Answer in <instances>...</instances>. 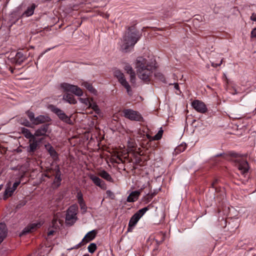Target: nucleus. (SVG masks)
Returning a JSON list of instances; mask_svg holds the SVG:
<instances>
[{
    "instance_id": "6ab92c4d",
    "label": "nucleus",
    "mask_w": 256,
    "mask_h": 256,
    "mask_svg": "<svg viewBox=\"0 0 256 256\" xmlns=\"http://www.w3.org/2000/svg\"><path fill=\"white\" fill-rule=\"evenodd\" d=\"M48 129V125H43L36 131L34 136H44L46 133Z\"/></svg>"
},
{
    "instance_id": "a19ab883",
    "label": "nucleus",
    "mask_w": 256,
    "mask_h": 256,
    "mask_svg": "<svg viewBox=\"0 0 256 256\" xmlns=\"http://www.w3.org/2000/svg\"><path fill=\"white\" fill-rule=\"evenodd\" d=\"M22 124L26 126H30V122L28 120H25L24 122H22Z\"/></svg>"
},
{
    "instance_id": "39448f33",
    "label": "nucleus",
    "mask_w": 256,
    "mask_h": 256,
    "mask_svg": "<svg viewBox=\"0 0 256 256\" xmlns=\"http://www.w3.org/2000/svg\"><path fill=\"white\" fill-rule=\"evenodd\" d=\"M148 210V207L144 208L138 210L132 216L128 223V232L132 230V228L136 226L139 220Z\"/></svg>"
},
{
    "instance_id": "0eeeda50",
    "label": "nucleus",
    "mask_w": 256,
    "mask_h": 256,
    "mask_svg": "<svg viewBox=\"0 0 256 256\" xmlns=\"http://www.w3.org/2000/svg\"><path fill=\"white\" fill-rule=\"evenodd\" d=\"M61 88L66 92H71L76 96H80L83 94L82 89L76 86L68 83H62L60 84Z\"/></svg>"
},
{
    "instance_id": "f257e3e1",
    "label": "nucleus",
    "mask_w": 256,
    "mask_h": 256,
    "mask_svg": "<svg viewBox=\"0 0 256 256\" xmlns=\"http://www.w3.org/2000/svg\"><path fill=\"white\" fill-rule=\"evenodd\" d=\"M136 68L140 78L146 82L150 80L154 68L146 58L138 57L136 60Z\"/></svg>"
},
{
    "instance_id": "3c124183",
    "label": "nucleus",
    "mask_w": 256,
    "mask_h": 256,
    "mask_svg": "<svg viewBox=\"0 0 256 256\" xmlns=\"http://www.w3.org/2000/svg\"><path fill=\"white\" fill-rule=\"evenodd\" d=\"M50 50V48L48 49L47 50H46V52Z\"/></svg>"
},
{
    "instance_id": "f3484780",
    "label": "nucleus",
    "mask_w": 256,
    "mask_h": 256,
    "mask_svg": "<svg viewBox=\"0 0 256 256\" xmlns=\"http://www.w3.org/2000/svg\"><path fill=\"white\" fill-rule=\"evenodd\" d=\"M8 230L4 223H0V244L2 242L4 239L6 237Z\"/></svg>"
},
{
    "instance_id": "6e6552de",
    "label": "nucleus",
    "mask_w": 256,
    "mask_h": 256,
    "mask_svg": "<svg viewBox=\"0 0 256 256\" xmlns=\"http://www.w3.org/2000/svg\"><path fill=\"white\" fill-rule=\"evenodd\" d=\"M123 114L125 118L135 121H143V118L138 112L131 109H126L123 110Z\"/></svg>"
},
{
    "instance_id": "e433bc0d",
    "label": "nucleus",
    "mask_w": 256,
    "mask_h": 256,
    "mask_svg": "<svg viewBox=\"0 0 256 256\" xmlns=\"http://www.w3.org/2000/svg\"><path fill=\"white\" fill-rule=\"evenodd\" d=\"M222 60H223V58H222L220 60V63L218 64H216V63H215L214 62H212V66L214 67V68H216L217 66H220L221 65V64H222Z\"/></svg>"
},
{
    "instance_id": "4468645a",
    "label": "nucleus",
    "mask_w": 256,
    "mask_h": 256,
    "mask_svg": "<svg viewBox=\"0 0 256 256\" xmlns=\"http://www.w3.org/2000/svg\"><path fill=\"white\" fill-rule=\"evenodd\" d=\"M27 59L26 55L24 54L22 52H18L15 56L11 58V62L16 65H20Z\"/></svg>"
},
{
    "instance_id": "f03ea898",
    "label": "nucleus",
    "mask_w": 256,
    "mask_h": 256,
    "mask_svg": "<svg viewBox=\"0 0 256 256\" xmlns=\"http://www.w3.org/2000/svg\"><path fill=\"white\" fill-rule=\"evenodd\" d=\"M138 32L133 30H128L124 34L121 40L120 50L126 52L134 47L140 38Z\"/></svg>"
},
{
    "instance_id": "79ce46f5",
    "label": "nucleus",
    "mask_w": 256,
    "mask_h": 256,
    "mask_svg": "<svg viewBox=\"0 0 256 256\" xmlns=\"http://www.w3.org/2000/svg\"><path fill=\"white\" fill-rule=\"evenodd\" d=\"M250 19L252 20L256 21V14H253L250 17Z\"/></svg>"
},
{
    "instance_id": "7ed1b4c3",
    "label": "nucleus",
    "mask_w": 256,
    "mask_h": 256,
    "mask_svg": "<svg viewBox=\"0 0 256 256\" xmlns=\"http://www.w3.org/2000/svg\"><path fill=\"white\" fill-rule=\"evenodd\" d=\"M232 160L235 163L241 174L244 175L248 172L249 166L248 163L244 158L241 156L237 154L232 155Z\"/></svg>"
},
{
    "instance_id": "4c0bfd02",
    "label": "nucleus",
    "mask_w": 256,
    "mask_h": 256,
    "mask_svg": "<svg viewBox=\"0 0 256 256\" xmlns=\"http://www.w3.org/2000/svg\"><path fill=\"white\" fill-rule=\"evenodd\" d=\"M26 204V201L22 200L19 202V204L16 206V208H20L22 206H23Z\"/></svg>"
},
{
    "instance_id": "58836bf2",
    "label": "nucleus",
    "mask_w": 256,
    "mask_h": 256,
    "mask_svg": "<svg viewBox=\"0 0 256 256\" xmlns=\"http://www.w3.org/2000/svg\"><path fill=\"white\" fill-rule=\"evenodd\" d=\"M251 36L252 38H256V28L252 30L251 32Z\"/></svg>"
},
{
    "instance_id": "f704fd0d",
    "label": "nucleus",
    "mask_w": 256,
    "mask_h": 256,
    "mask_svg": "<svg viewBox=\"0 0 256 256\" xmlns=\"http://www.w3.org/2000/svg\"><path fill=\"white\" fill-rule=\"evenodd\" d=\"M88 107L91 108L92 109H93L96 112H98L99 110L98 106L96 104H91L90 102V106H88Z\"/></svg>"
},
{
    "instance_id": "dca6fc26",
    "label": "nucleus",
    "mask_w": 256,
    "mask_h": 256,
    "mask_svg": "<svg viewBox=\"0 0 256 256\" xmlns=\"http://www.w3.org/2000/svg\"><path fill=\"white\" fill-rule=\"evenodd\" d=\"M50 118L48 116L40 115L35 118L32 124L36 125H38L42 123L48 122H50Z\"/></svg>"
},
{
    "instance_id": "5701e85b",
    "label": "nucleus",
    "mask_w": 256,
    "mask_h": 256,
    "mask_svg": "<svg viewBox=\"0 0 256 256\" xmlns=\"http://www.w3.org/2000/svg\"><path fill=\"white\" fill-rule=\"evenodd\" d=\"M125 70L130 75V82H134L136 76H135V72L133 70L132 66H125Z\"/></svg>"
},
{
    "instance_id": "412c9836",
    "label": "nucleus",
    "mask_w": 256,
    "mask_h": 256,
    "mask_svg": "<svg viewBox=\"0 0 256 256\" xmlns=\"http://www.w3.org/2000/svg\"><path fill=\"white\" fill-rule=\"evenodd\" d=\"M30 147L28 151L30 152H34L38 146V142L36 140L35 138L30 140Z\"/></svg>"
},
{
    "instance_id": "ea45409f",
    "label": "nucleus",
    "mask_w": 256,
    "mask_h": 256,
    "mask_svg": "<svg viewBox=\"0 0 256 256\" xmlns=\"http://www.w3.org/2000/svg\"><path fill=\"white\" fill-rule=\"evenodd\" d=\"M173 85L174 86V88L175 89L180 92V87L178 83H174L173 84Z\"/></svg>"
},
{
    "instance_id": "09e8293b",
    "label": "nucleus",
    "mask_w": 256,
    "mask_h": 256,
    "mask_svg": "<svg viewBox=\"0 0 256 256\" xmlns=\"http://www.w3.org/2000/svg\"><path fill=\"white\" fill-rule=\"evenodd\" d=\"M10 72H12V73H14V69H12V68H10Z\"/></svg>"
},
{
    "instance_id": "de8ad7c7",
    "label": "nucleus",
    "mask_w": 256,
    "mask_h": 256,
    "mask_svg": "<svg viewBox=\"0 0 256 256\" xmlns=\"http://www.w3.org/2000/svg\"><path fill=\"white\" fill-rule=\"evenodd\" d=\"M3 188V185L2 184H0V191L1 190L2 188Z\"/></svg>"
},
{
    "instance_id": "a18cd8bd",
    "label": "nucleus",
    "mask_w": 256,
    "mask_h": 256,
    "mask_svg": "<svg viewBox=\"0 0 256 256\" xmlns=\"http://www.w3.org/2000/svg\"><path fill=\"white\" fill-rule=\"evenodd\" d=\"M56 222V220H54L53 221H52V224H53V226H54V224Z\"/></svg>"
},
{
    "instance_id": "37998d69",
    "label": "nucleus",
    "mask_w": 256,
    "mask_h": 256,
    "mask_svg": "<svg viewBox=\"0 0 256 256\" xmlns=\"http://www.w3.org/2000/svg\"><path fill=\"white\" fill-rule=\"evenodd\" d=\"M55 232L54 230H51L50 231L48 232V235L49 236H51V235H52L54 234V233Z\"/></svg>"
},
{
    "instance_id": "a878e982",
    "label": "nucleus",
    "mask_w": 256,
    "mask_h": 256,
    "mask_svg": "<svg viewBox=\"0 0 256 256\" xmlns=\"http://www.w3.org/2000/svg\"><path fill=\"white\" fill-rule=\"evenodd\" d=\"M98 174L100 176L106 180L110 182H112V178L109 174L108 172H107L106 171H105V170L100 171L98 173Z\"/></svg>"
},
{
    "instance_id": "2f4dec72",
    "label": "nucleus",
    "mask_w": 256,
    "mask_h": 256,
    "mask_svg": "<svg viewBox=\"0 0 256 256\" xmlns=\"http://www.w3.org/2000/svg\"><path fill=\"white\" fill-rule=\"evenodd\" d=\"M27 115L28 116V118H29V119L30 120V122L32 123L34 120L35 119V117H34V112H29L28 111L27 112Z\"/></svg>"
},
{
    "instance_id": "c9c22d12",
    "label": "nucleus",
    "mask_w": 256,
    "mask_h": 256,
    "mask_svg": "<svg viewBox=\"0 0 256 256\" xmlns=\"http://www.w3.org/2000/svg\"><path fill=\"white\" fill-rule=\"evenodd\" d=\"M78 204H80V206L82 210H84V212H86V205L84 201H82V202H78Z\"/></svg>"
},
{
    "instance_id": "20e7f679",
    "label": "nucleus",
    "mask_w": 256,
    "mask_h": 256,
    "mask_svg": "<svg viewBox=\"0 0 256 256\" xmlns=\"http://www.w3.org/2000/svg\"><path fill=\"white\" fill-rule=\"evenodd\" d=\"M45 176L48 178H50L52 176H54L53 184L56 188L60 186L62 178L60 176L61 172L58 166H56L54 168L48 170Z\"/></svg>"
},
{
    "instance_id": "b1692460",
    "label": "nucleus",
    "mask_w": 256,
    "mask_h": 256,
    "mask_svg": "<svg viewBox=\"0 0 256 256\" xmlns=\"http://www.w3.org/2000/svg\"><path fill=\"white\" fill-rule=\"evenodd\" d=\"M46 149L48 152L50 156L56 159L58 157L57 152L54 148L51 146L50 144H46L45 146Z\"/></svg>"
},
{
    "instance_id": "9d476101",
    "label": "nucleus",
    "mask_w": 256,
    "mask_h": 256,
    "mask_svg": "<svg viewBox=\"0 0 256 256\" xmlns=\"http://www.w3.org/2000/svg\"><path fill=\"white\" fill-rule=\"evenodd\" d=\"M20 184V181L16 182L12 184L10 182H8L6 186L4 199L6 200L9 196H12Z\"/></svg>"
},
{
    "instance_id": "a211bd4d",
    "label": "nucleus",
    "mask_w": 256,
    "mask_h": 256,
    "mask_svg": "<svg viewBox=\"0 0 256 256\" xmlns=\"http://www.w3.org/2000/svg\"><path fill=\"white\" fill-rule=\"evenodd\" d=\"M140 194V190H136L132 192L127 198L126 200L128 202H134L138 200V197Z\"/></svg>"
},
{
    "instance_id": "ddd939ff",
    "label": "nucleus",
    "mask_w": 256,
    "mask_h": 256,
    "mask_svg": "<svg viewBox=\"0 0 256 256\" xmlns=\"http://www.w3.org/2000/svg\"><path fill=\"white\" fill-rule=\"evenodd\" d=\"M192 108L198 112L200 113H205L207 111V108L206 104L202 101L199 100H194L192 103Z\"/></svg>"
},
{
    "instance_id": "423d86ee",
    "label": "nucleus",
    "mask_w": 256,
    "mask_h": 256,
    "mask_svg": "<svg viewBox=\"0 0 256 256\" xmlns=\"http://www.w3.org/2000/svg\"><path fill=\"white\" fill-rule=\"evenodd\" d=\"M78 208L76 206H70L67 210L66 218V222L67 224L72 226L76 220Z\"/></svg>"
},
{
    "instance_id": "4be33fe9",
    "label": "nucleus",
    "mask_w": 256,
    "mask_h": 256,
    "mask_svg": "<svg viewBox=\"0 0 256 256\" xmlns=\"http://www.w3.org/2000/svg\"><path fill=\"white\" fill-rule=\"evenodd\" d=\"M63 99L70 104H76L77 102L74 96L70 94H66L63 96Z\"/></svg>"
},
{
    "instance_id": "72a5a7b5",
    "label": "nucleus",
    "mask_w": 256,
    "mask_h": 256,
    "mask_svg": "<svg viewBox=\"0 0 256 256\" xmlns=\"http://www.w3.org/2000/svg\"><path fill=\"white\" fill-rule=\"evenodd\" d=\"M76 198L78 200V202H82V201H84L82 194L80 192H78L77 195H76Z\"/></svg>"
},
{
    "instance_id": "7c9ffc66",
    "label": "nucleus",
    "mask_w": 256,
    "mask_h": 256,
    "mask_svg": "<svg viewBox=\"0 0 256 256\" xmlns=\"http://www.w3.org/2000/svg\"><path fill=\"white\" fill-rule=\"evenodd\" d=\"M79 100L84 104L86 106H90V101L88 98H80Z\"/></svg>"
},
{
    "instance_id": "c03bdc74",
    "label": "nucleus",
    "mask_w": 256,
    "mask_h": 256,
    "mask_svg": "<svg viewBox=\"0 0 256 256\" xmlns=\"http://www.w3.org/2000/svg\"><path fill=\"white\" fill-rule=\"evenodd\" d=\"M218 180H216L212 184V187H214V184L217 182Z\"/></svg>"
},
{
    "instance_id": "bb28decb",
    "label": "nucleus",
    "mask_w": 256,
    "mask_h": 256,
    "mask_svg": "<svg viewBox=\"0 0 256 256\" xmlns=\"http://www.w3.org/2000/svg\"><path fill=\"white\" fill-rule=\"evenodd\" d=\"M81 85L85 87L88 90H89L92 93L96 94V90L93 88L92 84L88 82H84L82 83Z\"/></svg>"
},
{
    "instance_id": "aec40b11",
    "label": "nucleus",
    "mask_w": 256,
    "mask_h": 256,
    "mask_svg": "<svg viewBox=\"0 0 256 256\" xmlns=\"http://www.w3.org/2000/svg\"><path fill=\"white\" fill-rule=\"evenodd\" d=\"M90 178L92 180V181L95 184L102 188H104V182L102 180H101L98 177L92 174L90 176Z\"/></svg>"
},
{
    "instance_id": "49530a36",
    "label": "nucleus",
    "mask_w": 256,
    "mask_h": 256,
    "mask_svg": "<svg viewBox=\"0 0 256 256\" xmlns=\"http://www.w3.org/2000/svg\"><path fill=\"white\" fill-rule=\"evenodd\" d=\"M147 137L148 138H150V139L151 140H152V138L151 136H150L149 135L147 134Z\"/></svg>"
},
{
    "instance_id": "c756f323",
    "label": "nucleus",
    "mask_w": 256,
    "mask_h": 256,
    "mask_svg": "<svg viewBox=\"0 0 256 256\" xmlns=\"http://www.w3.org/2000/svg\"><path fill=\"white\" fill-rule=\"evenodd\" d=\"M163 133V130L161 129L160 130L158 134H156L154 137L152 138V140H159L162 138V134Z\"/></svg>"
},
{
    "instance_id": "2eb2a0df",
    "label": "nucleus",
    "mask_w": 256,
    "mask_h": 256,
    "mask_svg": "<svg viewBox=\"0 0 256 256\" xmlns=\"http://www.w3.org/2000/svg\"><path fill=\"white\" fill-rule=\"evenodd\" d=\"M40 223H34L32 224L26 228H25L20 234V236L24 234H26L29 232H32L35 230L37 228L40 227Z\"/></svg>"
},
{
    "instance_id": "473e14b6",
    "label": "nucleus",
    "mask_w": 256,
    "mask_h": 256,
    "mask_svg": "<svg viewBox=\"0 0 256 256\" xmlns=\"http://www.w3.org/2000/svg\"><path fill=\"white\" fill-rule=\"evenodd\" d=\"M136 144L132 140H130L128 142V146L129 148H133L136 146Z\"/></svg>"
},
{
    "instance_id": "c85d7f7f",
    "label": "nucleus",
    "mask_w": 256,
    "mask_h": 256,
    "mask_svg": "<svg viewBox=\"0 0 256 256\" xmlns=\"http://www.w3.org/2000/svg\"><path fill=\"white\" fill-rule=\"evenodd\" d=\"M97 246L96 244L94 243H91L88 248V252L91 253L93 254L95 250H96Z\"/></svg>"
},
{
    "instance_id": "9b49d317",
    "label": "nucleus",
    "mask_w": 256,
    "mask_h": 256,
    "mask_svg": "<svg viewBox=\"0 0 256 256\" xmlns=\"http://www.w3.org/2000/svg\"><path fill=\"white\" fill-rule=\"evenodd\" d=\"M50 107L51 110L55 113L58 116L60 119L66 123H70V118L66 116L62 110L54 106H50Z\"/></svg>"
},
{
    "instance_id": "f8f14e48",
    "label": "nucleus",
    "mask_w": 256,
    "mask_h": 256,
    "mask_svg": "<svg viewBox=\"0 0 256 256\" xmlns=\"http://www.w3.org/2000/svg\"><path fill=\"white\" fill-rule=\"evenodd\" d=\"M96 234L97 232L96 230H92L88 232L83 238L82 241L76 246V248H78L93 240L95 238Z\"/></svg>"
},
{
    "instance_id": "393cba45",
    "label": "nucleus",
    "mask_w": 256,
    "mask_h": 256,
    "mask_svg": "<svg viewBox=\"0 0 256 256\" xmlns=\"http://www.w3.org/2000/svg\"><path fill=\"white\" fill-rule=\"evenodd\" d=\"M20 132L27 138H30V140L34 138V136L32 135L30 131L27 128H20Z\"/></svg>"
},
{
    "instance_id": "cd10ccee",
    "label": "nucleus",
    "mask_w": 256,
    "mask_h": 256,
    "mask_svg": "<svg viewBox=\"0 0 256 256\" xmlns=\"http://www.w3.org/2000/svg\"><path fill=\"white\" fill-rule=\"evenodd\" d=\"M35 8L36 5L34 4H32L28 8L27 10L23 14V15L26 16H32L34 14Z\"/></svg>"
},
{
    "instance_id": "8fccbe9b",
    "label": "nucleus",
    "mask_w": 256,
    "mask_h": 256,
    "mask_svg": "<svg viewBox=\"0 0 256 256\" xmlns=\"http://www.w3.org/2000/svg\"><path fill=\"white\" fill-rule=\"evenodd\" d=\"M83 256H89V255L88 254H85Z\"/></svg>"
},
{
    "instance_id": "1a4fd4ad",
    "label": "nucleus",
    "mask_w": 256,
    "mask_h": 256,
    "mask_svg": "<svg viewBox=\"0 0 256 256\" xmlns=\"http://www.w3.org/2000/svg\"><path fill=\"white\" fill-rule=\"evenodd\" d=\"M114 75L118 79V80L120 83V84L126 88L128 94L129 95H131L132 90L130 86L124 78V74L120 70H116L114 71Z\"/></svg>"
}]
</instances>
